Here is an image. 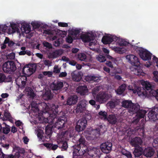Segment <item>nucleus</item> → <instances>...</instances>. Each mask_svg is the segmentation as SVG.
I'll list each match as a JSON object with an SVG mask.
<instances>
[{"mask_svg": "<svg viewBox=\"0 0 158 158\" xmlns=\"http://www.w3.org/2000/svg\"><path fill=\"white\" fill-rule=\"evenodd\" d=\"M107 104L110 106V108H114L117 105V102L116 101H110L108 102Z\"/></svg>", "mask_w": 158, "mask_h": 158, "instance_id": "obj_41", "label": "nucleus"}, {"mask_svg": "<svg viewBox=\"0 0 158 158\" xmlns=\"http://www.w3.org/2000/svg\"><path fill=\"white\" fill-rule=\"evenodd\" d=\"M4 115L5 117L9 121L11 122L12 121L11 115L8 110H6L4 111Z\"/></svg>", "mask_w": 158, "mask_h": 158, "instance_id": "obj_33", "label": "nucleus"}, {"mask_svg": "<svg viewBox=\"0 0 158 158\" xmlns=\"http://www.w3.org/2000/svg\"><path fill=\"white\" fill-rule=\"evenodd\" d=\"M96 100L101 103L106 102L108 99V95L103 92H100L96 96Z\"/></svg>", "mask_w": 158, "mask_h": 158, "instance_id": "obj_10", "label": "nucleus"}, {"mask_svg": "<svg viewBox=\"0 0 158 158\" xmlns=\"http://www.w3.org/2000/svg\"><path fill=\"white\" fill-rule=\"evenodd\" d=\"M10 27L12 29L15 31H17L18 28L17 27L15 23H11L10 24Z\"/></svg>", "mask_w": 158, "mask_h": 158, "instance_id": "obj_52", "label": "nucleus"}, {"mask_svg": "<svg viewBox=\"0 0 158 158\" xmlns=\"http://www.w3.org/2000/svg\"><path fill=\"white\" fill-rule=\"evenodd\" d=\"M141 84L143 85L142 87L143 88L145 91H146V90H151L154 87V86L151 83L147 81H145L142 80Z\"/></svg>", "mask_w": 158, "mask_h": 158, "instance_id": "obj_17", "label": "nucleus"}, {"mask_svg": "<svg viewBox=\"0 0 158 158\" xmlns=\"http://www.w3.org/2000/svg\"><path fill=\"white\" fill-rule=\"evenodd\" d=\"M21 29L22 30H23V31L24 32L26 33H27L30 31L31 27H30V26L29 25H23Z\"/></svg>", "mask_w": 158, "mask_h": 158, "instance_id": "obj_36", "label": "nucleus"}, {"mask_svg": "<svg viewBox=\"0 0 158 158\" xmlns=\"http://www.w3.org/2000/svg\"><path fill=\"white\" fill-rule=\"evenodd\" d=\"M99 115L102 116L104 120H106L108 116L107 113L105 111H101L98 113Z\"/></svg>", "mask_w": 158, "mask_h": 158, "instance_id": "obj_40", "label": "nucleus"}, {"mask_svg": "<svg viewBox=\"0 0 158 158\" xmlns=\"http://www.w3.org/2000/svg\"><path fill=\"white\" fill-rule=\"evenodd\" d=\"M153 147L155 148H158V138H156L154 139L152 143Z\"/></svg>", "mask_w": 158, "mask_h": 158, "instance_id": "obj_47", "label": "nucleus"}, {"mask_svg": "<svg viewBox=\"0 0 158 158\" xmlns=\"http://www.w3.org/2000/svg\"><path fill=\"white\" fill-rule=\"evenodd\" d=\"M132 46L143 60H149L151 59L152 54L148 50L137 46L132 45Z\"/></svg>", "mask_w": 158, "mask_h": 158, "instance_id": "obj_5", "label": "nucleus"}, {"mask_svg": "<svg viewBox=\"0 0 158 158\" xmlns=\"http://www.w3.org/2000/svg\"><path fill=\"white\" fill-rule=\"evenodd\" d=\"M8 56L10 59H14L15 58V54L14 53H10L9 55Z\"/></svg>", "mask_w": 158, "mask_h": 158, "instance_id": "obj_63", "label": "nucleus"}, {"mask_svg": "<svg viewBox=\"0 0 158 158\" xmlns=\"http://www.w3.org/2000/svg\"><path fill=\"white\" fill-rule=\"evenodd\" d=\"M77 97L76 95L71 96L68 98L66 103L64 102V104L69 106L74 105L77 103Z\"/></svg>", "mask_w": 158, "mask_h": 158, "instance_id": "obj_15", "label": "nucleus"}, {"mask_svg": "<svg viewBox=\"0 0 158 158\" xmlns=\"http://www.w3.org/2000/svg\"><path fill=\"white\" fill-rule=\"evenodd\" d=\"M126 58L132 65L137 67L139 65L140 62L136 56L133 55H127Z\"/></svg>", "mask_w": 158, "mask_h": 158, "instance_id": "obj_9", "label": "nucleus"}, {"mask_svg": "<svg viewBox=\"0 0 158 158\" xmlns=\"http://www.w3.org/2000/svg\"><path fill=\"white\" fill-rule=\"evenodd\" d=\"M94 158H100L101 155V152L99 149L94 148Z\"/></svg>", "mask_w": 158, "mask_h": 158, "instance_id": "obj_39", "label": "nucleus"}, {"mask_svg": "<svg viewBox=\"0 0 158 158\" xmlns=\"http://www.w3.org/2000/svg\"><path fill=\"white\" fill-rule=\"evenodd\" d=\"M121 153L123 155L126 156L127 158H131L132 156L130 152L127 151L124 149H122Z\"/></svg>", "mask_w": 158, "mask_h": 158, "instance_id": "obj_32", "label": "nucleus"}, {"mask_svg": "<svg viewBox=\"0 0 158 158\" xmlns=\"http://www.w3.org/2000/svg\"><path fill=\"white\" fill-rule=\"evenodd\" d=\"M97 60L100 62H103L106 60V57L103 55H98L96 57Z\"/></svg>", "mask_w": 158, "mask_h": 158, "instance_id": "obj_42", "label": "nucleus"}, {"mask_svg": "<svg viewBox=\"0 0 158 158\" xmlns=\"http://www.w3.org/2000/svg\"><path fill=\"white\" fill-rule=\"evenodd\" d=\"M66 41L69 43H72L73 41V38L70 36H68L66 38Z\"/></svg>", "mask_w": 158, "mask_h": 158, "instance_id": "obj_51", "label": "nucleus"}, {"mask_svg": "<svg viewBox=\"0 0 158 158\" xmlns=\"http://www.w3.org/2000/svg\"><path fill=\"white\" fill-rule=\"evenodd\" d=\"M53 90H57L61 89L63 86V83L59 81H55L52 83Z\"/></svg>", "mask_w": 158, "mask_h": 158, "instance_id": "obj_21", "label": "nucleus"}, {"mask_svg": "<svg viewBox=\"0 0 158 158\" xmlns=\"http://www.w3.org/2000/svg\"><path fill=\"white\" fill-rule=\"evenodd\" d=\"M25 69H26L27 73L29 72L31 74L34 73L36 70L35 68H30L28 66H24L22 69V72L23 74H27L25 72Z\"/></svg>", "mask_w": 158, "mask_h": 158, "instance_id": "obj_27", "label": "nucleus"}, {"mask_svg": "<svg viewBox=\"0 0 158 158\" xmlns=\"http://www.w3.org/2000/svg\"><path fill=\"white\" fill-rule=\"evenodd\" d=\"M111 37L112 39L111 40L112 43L113 42H117L118 43V41H120V39L116 36L114 35Z\"/></svg>", "mask_w": 158, "mask_h": 158, "instance_id": "obj_49", "label": "nucleus"}, {"mask_svg": "<svg viewBox=\"0 0 158 158\" xmlns=\"http://www.w3.org/2000/svg\"><path fill=\"white\" fill-rule=\"evenodd\" d=\"M112 40L111 37L104 36L102 39V41L104 44H110L112 43Z\"/></svg>", "mask_w": 158, "mask_h": 158, "instance_id": "obj_29", "label": "nucleus"}, {"mask_svg": "<svg viewBox=\"0 0 158 158\" xmlns=\"http://www.w3.org/2000/svg\"><path fill=\"white\" fill-rule=\"evenodd\" d=\"M42 73L44 76H47L48 77H51L53 74V73L52 71H43Z\"/></svg>", "mask_w": 158, "mask_h": 158, "instance_id": "obj_46", "label": "nucleus"}, {"mask_svg": "<svg viewBox=\"0 0 158 158\" xmlns=\"http://www.w3.org/2000/svg\"><path fill=\"white\" fill-rule=\"evenodd\" d=\"M112 144L111 142H107L102 143L100 146V148L103 153L107 154L111 150Z\"/></svg>", "mask_w": 158, "mask_h": 158, "instance_id": "obj_8", "label": "nucleus"}, {"mask_svg": "<svg viewBox=\"0 0 158 158\" xmlns=\"http://www.w3.org/2000/svg\"><path fill=\"white\" fill-rule=\"evenodd\" d=\"M106 65L108 66L113 68V67L112 62L110 61H107L106 63Z\"/></svg>", "mask_w": 158, "mask_h": 158, "instance_id": "obj_60", "label": "nucleus"}, {"mask_svg": "<svg viewBox=\"0 0 158 158\" xmlns=\"http://www.w3.org/2000/svg\"><path fill=\"white\" fill-rule=\"evenodd\" d=\"M43 97L46 100H49L52 98V94L50 90H45Z\"/></svg>", "mask_w": 158, "mask_h": 158, "instance_id": "obj_30", "label": "nucleus"}, {"mask_svg": "<svg viewBox=\"0 0 158 158\" xmlns=\"http://www.w3.org/2000/svg\"><path fill=\"white\" fill-rule=\"evenodd\" d=\"M122 106L128 109V112L131 114H134L140 107L138 104L133 103L131 100H124L122 102Z\"/></svg>", "mask_w": 158, "mask_h": 158, "instance_id": "obj_4", "label": "nucleus"}, {"mask_svg": "<svg viewBox=\"0 0 158 158\" xmlns=\"http://www.w3.org/2000/svg\"><path fill=\"white\" fill-rule=\"evenodd\" d=\"M110 124L112 125L115 124L117 122V119L115 115L109 114L107 117L106 119Z\"/></svg>", "mask_w": 158, "mask_h": 158, "instance_id": "obj_22", "label": "nucleus"}, {"mask_svg": "<svg viewBox=\"0 0 158 158\" xmlns=\"http://www.w3.org/2000/svg\"><path fill=\"white\" fill-rule=\"evenodd\" d=\"M14 150L15 152H17L20 155V154H24L25 153L24 149L19 147H16Z\"/></svg>", "mask_w": 158, "mask_h": 158, "instance_id": "obj_35", "label": "nucleus"}, {"mask_svg": "<svg viewBox=\"0 0 158 158\" xmlns=\"http://www.w3.org/2000/svg\"><path fill=\"white\" fill-rule=\"evenodd\" d=\"M45 106V112L48 113L49 114V117L52 118V122L55 121V119H57V121L56 122L54 127L58 129L63 128L64 127L65 121L64 120L61 119V118L57 119L56 118L57 114H58V105L56 106L54 104L51 105H48L45 103H43Z\"/></svg>", "mask_w": 158, "mask_h": 158, "instance_id": "obj_1", "label": "nucleus"}, {"mask_svg": "<svg viewBox=\"0 0 158 158\" xmlns=\"http://www.w3.org/2000/svg\"><path fill=\"white\" fill-rule=\"evenodd\" d=\"M149 93L151 95L156 98L158 95V89L155 90L153 89L150 90Z\"/></svg>", "mask_w": 158, "mask_h": 158, "instance_id": "obj_44", "label": "nucleus"}, {"mask_svg": "<svg viewBox=\"0 0 158 158\" xmlns=\"http://www.w3.org/2000/svg\"><path fill=\"white\" fill-rule=\"evenodd\" d=\"M60 39L58 38L56 40L54 41L53 44L55 46L57 47L60 46Z\"/></svg>", "mask_w": 158, "mask_h": 158, "instance_id": "obj_58", "label": "nucleus"}, {"mask_svg": "<svg viewBox=\"0 0 158 158\" xmlns=\"http://www.w3.org/2000/svg\"><path fill=\"white\" fill-rule=\"evenodd\" d=\"M33 27L35 29L39 28L40 27V23L37 22H33L31 23Z\"/></svg>", "mask_w": 158, "mask_h": 158, "instance_id": "obj_55", "label": "nucleus"}, {"mask_svg": "<svg viewBox=\"0 0 158 158\" xmlns=\"http://www.w3.org/2000/svg\"><path fill=\"white\" fill-rule=\"evenodd\" d=\"M126 88V85L125 84H123L120 86L116 91L117 94L119 95L123 94Z\"/></svg>", "mask_w": 158, "mask_h": 158, "instance_id": "obj_28", "label": "nucleus"}, {"mask_svg": "<svg viewBox=\"0 0 158 158\" xmlns=\"http://www.w3.org/2000/svg\"><path fill=\"white\" fill-rule=\"evenodd\" d=\"M88 104V102L85 100L83 99L80 101L77 105L76 109V113H81L83 111L85 110Z\"/></svg>", "mask_w": 158, "mask_h": 158, "instance_id": "obj_7", "label": "nucleus"}, {"mask_svg": "<svg viewBox=\"0 0 158 158\" xmlns=\"http://www.w3.org/2000/svg\"><path fill=\"white\" fill-rule=\"evenodd\" d=\"M45 132L46 135L51 136L52 133V129L47 126L45 128Z\"/></svg>", "mask_w": 158, "mask_h": 158, "instance_id": "obj_45", "label": "nucleus"}, {"mask_svg": "<svg viewBox=\"0 0 158 158\" xmlns=\"http://www.w3.org/2000/svg\"><path fill=\"white\" fill-rule=\"evenodd\" d=\"M142 143L141 139L139 137H135L132 139L130 143L133 146L135 147L139 146L141 145Z\"/></svg>", "mask_w": 158, "mask_h": 158, "instance_id": "obj_19", "label": "nucleus"}, {"mask_svg": "<svg viewBox=\"0 0 158 158\" xmlns=\"http://www.w3.org/2000/svg\"><path fill=\"white\" fill-rule=\"evenodd\" d=\"M133 153L135 157H139L143 154V149L140 146H137L135 148Z\"/></svg>", "mask_w": 158, "mask_h": 158, "instance_id": "obj_24", "label": "nucleus"}, {"mask_svg": "<svg viewBox=\"0 0 158 158\" xmlns=\"http://www.w3.org/2000/svg\"><path fill=\"white\" fill-rule=\"evenodd\" d=\"M60 70L58 69L57 66H55L54 68L53 72L54 73H59L60 72Z\"/></svg>", "mask_w": 158, "mask_h": 158, "instance_id": "obj_61", "label": "nucleus"}, {"mask_svg": "<svg viewBox=\"0 0 158 158\" xmlns=\"http://www.w3.org/2000/svg\"><path fill=\"white\" fill-rule=\"evenodd\" d=\"M25 91L27 95L30 98H33L35 96L34 91L30 87H26L25 89Z\"/></svg>", "mask_w": 158, "mask_h": 158, "instance_id": "obj_26", "label": "nucleus"}, {"mask_svg": "<svg viewBox=\"0 0 158 158\" xmlns=\"http://www.w3.org/2000/svg\"><path fill=\"white\" fill-rule=\"evenodd\" d=\"M63 53V50L61 49L54 50L50 53V58H56L61 55Z\"/></svg>", "mask_w": 158, "mask_h": 158, "instance_id": "obj_18", "label": "nucleus"}, {"mask_svg": "<svg viewBox=\"0 0 158 158\" xmlns=\"http://www.w3.org/2000/svg\"><path fill=\"white\" fill-rule=\"evenodd\" d=\"M6 78V76L4 74L0 73V83L3 82Z\"/></svg>", "mask_w": 158, "mask_h": 158, "instance_id": "obj_50", "label": "nucleus"}, {"mask_svg": "<svg viewBox=\"0 0 158 158\" xmlns=\"http://www.w3.org/2000/svg\"><path fill=\"white\" fill-rule=\"evenodd\" d=\"M25 80H26L25 81H23L22 80H21V84H19L17 83V85L19 88L20 89H24L26 85V81L27 80V78L26 77H25Z\"/></svg>", "mask_w": 158, "mask_h": 158, "instance_id": "obj_37", "label": "nucleus"}, {"mask_svg": "<svg viewBox=\"0 0 158 158\" xmlns=\"http://www.w3.org/2000/svg\"><path fill=\"white\" fill-rule=\"evenodd\" d=\"M62 148L64 150L66 149L68 147L67 142L66 141H62Z\"/></svg>", "mask_w": 158, "mask_h": 158, "instance_id": "obj_57", "label": "nucleus"}, {"mask_svg": "<svg viewBox=\"0 0 158 158\" xmlns=\"http://www.w3.org/2000/svg\"><path fill=\"white\" fill-rule=\"evenodd\" d=\"M148 117L150 119L155 121L158 119V108L152 109L149 111Z\"/></svg>", "mask_w": 158, "mask_h": 158, "instance_id": "obj_11", "label": "nucleus"}, {"mask_svg": "<svg viewBox=\"0 0 158 158\" xmlns=\"http://www.w3.org/2000/svg\"><path fill=\"white\" fill-rule=\"evenodd\" d=\"M104 126L102 125H100L97 128L94 130L92 131V134L94 136L92 137V139H97L100 135V133H103L104 131H103Z\"/></svg>", "mask_w": 158, "mask_h": 158, "instance_id": "obj_13", "label": "nucleus"}, {"mask_svg": "<svg viewBox=\"0 0 158 158\" xmlns=\"http://www.w3.org/2000/svg\"><path fill=\"white\" fill-rule=\"evenodd\" d=\"M134 74L138 76L140 75L143 76L144 73L143 72V70L138 68L136 69H135L134 70Z\"/></svg>", "mask_w": 158, "mask_h": 158, "instance_id": "obj_31", "label": "nucleus"}, {"mask_svg": "<svg viewBox=\"0 0 158 158\" xmlns=\"http://www.w3.org/2000/svg\"><path fill=\"white\" fill-rule=\"evenodd\" d=\"M73 80L76 81H79L82 78L81 73L78 71H73L71 73Z\"/></svg>", "mask_w": 158, "mask_h": 158, "instance_id": "obj_16", "label": "nucleus"}, {"mask_svg": "<svg viewBox=\"0 0 158 158\" xmlns=\"http://www.w3.org/2000/svg\"><path fill=\"white\" fill-rule=\"evenodd\" d=\"M58 25L59 26L62 27H67L68 26V24L67 23L63 22L58 23Z\"/></svg>", "mask_w": 158, "mask_h": 158, "instance_id": "obj_59", "label": "nucleus"}, {"mask_svg": "<svg viewBox=\"0 0 158 158\" xmlns=\"http://www.w3.org/2000/svg\"><path fill=\"white\" fill-rule=\"evenodd\" d=\"M80 32L79 29H75L72 31V34L74 35H79Z\"/></svg>", "mask_w": 158, "mask_h": 158, "instance_id": "obj_53", "label": "nucleus"}, {"mask_svg": "<svg viewBox=\"0 0 158 158\" xmlns=\"http://www.w3.org/2000/svg\"><path fill=\"white\" fill-rule=\"evenodd\" d=\"M4 124L5 127H2L3 133L5 134H8L10 131V128L8 125H7L5 123L3 122L2 124Z\"/></svg>", "mask_w": 158, "mask_h": 158, "instance_id": "obj_34", "label": "nucleus"}, {"mask_svg": "<svg viewBox=\"0 0 158 158\" xmlns=\"http://www.w3.org/2000/svg\"><path fill=\"white\" fill-rule=\"evenodd\" d=\"M19 66L17 68L15 63L13 61H8L6 62L3 65V70L5 73L11 74L14 72L17 69L19 70L21 69V64H19Z\"/></svg>", "mask_w": 158, "mask_h": 158, "instance_id": "obj_3", "label": "nucleus"}, {"mask_svg": "<svg viewBox=\"0 0 158 158\" xmlns=\"http://www.w3.org/2000/svg\"><path fill=\"white\" fill-rule=\"evenodd\" d=\"M44 47L49 49L52 48V44L50 43L47 42L44 43Z\"/></svg>", "mask_w": 158, "mask_h": 158, "instance_id": "obj_56", "label": "nucleus"}, {"mask_svg": "<svg viewBox=\"0 0 158 158\" xmlns=\"http://www.w3.org/2000/svg\"><path fill=\"white\" fill-rule=\"evenodd\" d=\"M154 150L150 147L146 148L143 151V155L147 157H151L154 154Z\"/></svg>", "mask_w": 158, "mask_h": 158, "instance_id": "obj_20", "label": "nucleus"}, {"mask_svg": "<svg viewBox=\"0 0 158 158\" xmlns=\"http://www.w3.org/2000/svg\"><path fill=\"white\" fill-rule=\"evenodd\" d=\"M88 152V154L90 156L94 157V156H95L94 155V153L95 152L94 148L92 149L89 151Z\"/></svg>", "mask_w": 158, "mask_h": 158, "instance_id": "obj_54", "label": "nucleus"}, {"mask_svg": "<svg viewBox=\"0 0 158 158\" xmlns=\"http://www.w3.org/2000/svg\"><path fill=\"white\" fill-rule=\"evenodd\" d=\"M77 56L79 60L81 61H85L86 59V55L84 53L79 54Z\"/></svg>", "mask_w": 158, "mask_h": 158, "instance_id": "obj_38", "label": "nucleus"}, {"mask_svg": "<svg viewBox=\"0 0 158 158\" xmlns=\"http://www.w3.org/2000/svg\"><path fill=\"white\" fill-rule=\"evenodd\" d=\"M85 138L81 137L78 140L79 144L74 146V149L73 152V157L75 156H82L86 152L87 147L85 144Z\"/></svg>", "mask_w": 158, "mask_h": 158, "instance_id": "obj_2", "label": "nucleus"}, {"mask_svg": "<svg viewBox=\"0 0 158 158\" xmlns=\"http://www.w3.org/2000/svg\"><path fill=\"white\" fill-rule=\"evenodd\" d=\"M15 152V154L13 155L14 158H19L20 156V155L17 152Z\"/></svg>", "mask_w": 158, "mask_h": 158, "instance_id": "obj_64", "label": "nucleus"}, {"mask_svg": "<svg viewBox=\"0 0 158 158\" xmlns=\"http://www.w3.org/2000/svg\"><path fill=\"white\" fill-rule=\"evenodd\" d=\"M85 118H82L80 119L77 122L75 129L76 130L80 132L84 130L86 127L87 121Z\"/></svg>", "mask_w": 158, "mask_h": 158, "instance_id": "obj_6", "label": "nucleus"}, {"mask_svg": "<svg viewBox=\"0 0 158 158\" xmlns=\"http://www.w3.org/2000/svg\"><path fill=\"white\" fill-rule=\"evenodd\" d=\"M139 108L137 110V111L134 113V114H136V116L137 117V118L135 119L136 123H138L139 119L143 118L145 117V114L147 113L146 110L140 109Z\"/></svg>", "mask_w": 158, "mask_h": 158, "instance_id": "obj_14", "label": "nucleus"}, {"mask_svg": "<svg viewBox=\"0 0 158 158\" xmlns=\"http://www.w3.org/2000/svg\"><path fill=\"white\" fill-rule=\"evenodd\" d=\"M154 75V80L156 82H158V72L155 71L153 72Z\"/></svg>", "mask_w": 158, "mask_h": 158, "instance_id": "obj_48", "label": "nucleus"}, {"mask_svg": "<svg viewBox=\"0 0 158 158\" xmlns=\"http://www.w3.org/2000/svg\"><path fill=\"white\" fill-rule=\"evenodd\" d=\"M67 75V73L66 72H62L60 74L59 77H65Z\"/></svg>", "mask_w": 158, "mask_h": 158, "instance_id": "obj_62", "label": "nucleus"}, {"mask_svg": "<svg viewBox=\"0 0 158 158\" xmlns=\"http://www.w3.org/2000/svg\"><path fill=\"white\" fill-rule=\"evenodd\" d=\"M84 40L85 42H89L91 40H93V37L88 35H85L83 37Z\"/></svg>", "mask_w": 158, "mask_h": 158, "instance_id": "obj_43", "label": "nucleus"}, {"mask_svg": "<svg viewBox=\"0 0 158 158\" xmlns=\"http://www.w3.org/2000/svg\"><path fill=\"white\" fill-rule=\"evenodd\" d=\"M85 80L88 82L93 81L96 82H98L99 80V78L94 75H89L85 77Z\"/></svg>", "mask_w": 158, "mask_h": 158, "instance_id": "obj_25", "label": "nucleus"}, {"mask_svg": "<svg viewBox=\"0 0 158 158\" xmlns=\"http://www.w3.org/2000/svg\"><path fill=\"white\" fill-rule=\"evenodd\" d=\"M132 90L134 94L137 93L139 96H147L148 93L145 91L143 87H135V89H132Z\"/></svg>", "mask_w": 158, "mask_h": 158, "instance_id": "obj_12", "label": "nucleus"}, {"mask_svg": "<svg viewBox=\"0 0 158 158\" xmlns=\"http://www.w3.org/2000/svg\"><path fill=\"white\" fill-rule=\"evenodd\" d=\"M77 92L81 95H84L88 91L87 87L85 85L79 86L77 89Z\"/></svg>", "mask_w": 158, "mask_h": 158, "instance_id": "obj_23", "label": "nucleus"}]
</instances>
